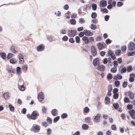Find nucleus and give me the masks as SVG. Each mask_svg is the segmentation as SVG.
<instances>
[{"label":"nucleus","instance_id":"a18cd8bd","mask_svg":"<svg viewBox=\"0 0 135 135\" xmlns=\"http://www.w3.org/2000/svg\"><path fill=\"white\" fill-rule=\"evenodd\" d=\"M60 117L59 116H57L54 118V123H55L57 122L60 119Z\"/></svg>","mask_w":135,"mask_h":135},{"label":"nucleus","instance_id":"de8ad7c7","mask_svg":"<svg viewBox=\"0 0 135 135\" xmlns=\"http://www.w3.org/2000/svg\"><path fill=\"white\" fill-rule=\"evenodd\" d=\"M127 82L126 81H124L122 83V86L124 88H126L127 85Z\"/></svg>","mask_w":135,"mask_h":135},{"label":"nucleus","instance_id":"72a5a7b5","mask_svg":"<svg viewBox=\"0 0 135 135\" xmlns=\"http://www.w3.org/2000/svg\"><path fill=\"white\" fill-rule=\"evenodd\" d=\"M114 108L115 109H117L118 108L119 106L118 103H114L113 105Z\"/></svg>","mask_w":135,"mask_h":135},{"label":"nucleus","instance_id":"680f3d73","mask_svg":"<svg viewBox=\"0 0 135 135\" xmlns=\"http://www.w3.org/2000/svg\"><path fill=\"white\" fill-rule=\"evenodd\" d=\"M102 40V37L100 36H98L96 38V40L97 41H99Z\"/></svg>","mask_w":135,"mask_h":135},{"label":"nucleus","instance_id":"f3484780","mask_svg":"<svg viewBox=\"0 0 135 135\" xmlns=\"http://www.w3.org/2000/svg\"><path fill=\"white\" fill-rule=\"evenodd\" d=\"M99 60V59L98 58H96L93 60V63L94 66H96L97 65L98 62Z\"/></svg>","mask_w":135,"mask_h":135},{"label":"nucleus","instance_id":"58836bf2","mask_svg":"<svg viewBox=\"0 0 135 135\" xmlns=\"http://www.w3.org/2000/svg\"><path fill=\"white\" fill-rule=\"evenodd\" d=\"M92 7L93 10L95 11L97 9V6L96 4L95 3L93 4L92 5Z\"/></svg>","mask_w":135,"mask_h":135},{"label":"nucleus","instance_id":"c9c22d12","mask_svg":"<svg viewBox=\"0 0 135 135\" xmlns=\"http://www.w3.org/2000/svg\"><path fill=\"white\" fill-rule=\"evenodd\" d=\"M47 109L45 107H43L42 109V112L44 114H45L47 111Z\"/></svg>","mask_w":135,"mask_h":135},{"label":"nucleus","instance_id":"0eeeda50","mask_svg":"<svg viewBox=\"0 0 135 135\" xmlns=\"http://www.w3.org/2000/svg\"><path fill=\"white\" fill-rule=\"evenodd\" d=\"M44 94L42 92H40L38 95V100L40 101H42L44 99Z\"/></svg>","mask_w":135,"mask_h":135},{"label":"nucleus","instance_id":"5701e85b","mask_svg":"<svg viewBox=\"0 0 135 135\" xmlns=\"http://www.w3.org/2000/svg\"><path fill=\"white\" fill-rule=\"evenodd\" d=\"M131 75H132V77H131L129 78V81L131 82H133L134 80L133 78L134 76V74H131Z\"/></svg>","mask_w":135,"mask_h":135},{"label":"nucleus","instance_id":"13d9d810","mask_svg":"<svg viewBox=\"0 0 135 135\" xmlns=\"http://www.w3.org/2000/svg\"><path fill=\"white\" fill-rule=\"evenodd\" d=\"M68 39V37L66 36H64L62 38V40L64 41H67Z\"/></svg>","mask_w":135,"mask_h":135},{"label":"nucleus","instance_id":"a211bd4d","mask_svg":"<svg viewBox=\"0 0 135 135\" xmlns=\"http://www.w3.org/2000/svg\"><path fill=\"white\" fill-rule=\"evenodd\" d=\"M89 127V126L86 124H84L82 126V128L84 130H87L88 129Z\"/></svg>","mask_w":135,"mask_h":135},{"label":"nucleus","instance_id":"aec40b11","mask_svg":"<svg viewBox=\"0 0 135 135\" xmlns=\"http://www.w3.org/2000/svg\"><path fill=\"white\" fill-rule=\"evenodd\" d=\"M0 55L1 57L3 59L6 58V54L4 52L0 53Z\"/></svg>","mask_w":135,"mask_h":135},{"label":"nucleus","instance_id":"a19ab883","mask_svg":"<svg viewBox=\"0 0 135 135\" xmlns=\"http://www.w3.org/2000/svg\"><path fill=\"white\" fill-rule=\"evenodd\" d=\"M101 11L102 12H104L105 13H108V11L107 8L101 9Z\"/></svg>","mask_w":135,"mask_h":135},{"label":"nucleus","instance_id":"c756f323","mask_svg":"<svg viewBox=\"0 0 135 135\" xmlns=\"http://www.w3.org/2000/svg\"><path fill=\"white\" fill-rule=\"evenodd\" d=\"M10 62L11 63L14 64L17 62V61L16 59L15 58H12L10 60Z\"/></svg>","mask_w":135,"mask_h":135},{"label":"nucleus","instance_id":"b1692460","mask_svg":"<svg viewBox=\"0 0 135 135\" xmlns=\"http://www.w3.org/2000/svg\"><path fill=\"white\" fill-rule=\"evenodd\" d=\"M21 68L19 67H17L16 70V73L17 74H20L21 73Z\"/></svg>","mask_w":135,"mask_h":135},{"label":"nucleus","instance_id":"79ce46f5","mask_svg":"<svg viewBox=\"0 0 135 135\" xmlns=\"http://www.w3.org/2000/svg\"><path fill=\"white\" fill-rule=\"evenodd\" d=\"M113 65L114 67H117L118 65V62L116 60H114L113 61Z\"/></svg>","mask_w":135,"mask_h":135},{"label":"nucleus","instance_id":"4be33fe9","mask_svg":"<svg viewBox=\"0 0 135 135\" xmlns=\"http://www.w3.org/2000/svg\"><path fill=\"white\" fill-rule=\"evenodd\" d=\"M18 88L21 91H23L25 90V88L23 85H20L18 84Z\"/></svg>","mask_w":135,"mask_h":135},{"label":"nucleus","instance_id":"9b49d317","mask_svg":"<svg viewBox=\"0 0 135 135\" xmlns=\"http://www.w3.org/2000/svg\"><path fill=\"white\" fill-rule=\"evenodd\" d=\"M38 51H41L43 50L44 49V47L42 45H40L38 46L36 48Z\"/></svg>","mask_w":135,"mask_h":135},{"label":"nucleus","instance_id":"ddd939ff","mask_svg":"<svg viewBox=\"0 0 135 135\" xmlns=\"http://www.w3.org/2000/svg\"><path fill=\"white\" fill-rule=\"evenodd\" d=\"M82 40L84 41L85 44H87L89 43V39L86 36H84L83 37Z\"/></svg>","mask_w":135,"mask_h":135},{"label":"nucleus","instance_id":"f03ea898","mask_svg":"<svg viewBox=\"0 0 135 135\" xmlns=\"http://www.w3.org/2000/svg\"><path fill=\"white\" fill-rule=\"evenodd\" d=\"M98 49L99 50H102L106 47V45L104 42L98 43L97 44Z\"/></svg>","mask_w":135,"mask_h":135},{"label":"nucleus","instance_id":"7ed1b4c3","mask_svg":"<svg viewBox=\"0 0 135 135\" xmlns=\"http://www.w3.org/2000/svg\"><path fill=\"white\" fill-rule=\"evenodd\" d=\"M128 48L129 50H135V44L133 42H130L128 44Z\"/></svg>","mask_w":135,"mask_h":135},{"label":"nucleus","instance_id":"49530a36","mask_svg":"<svg viewBox=\"0 0 135 135\" xmlns=\"http://www.w3.org/2000/svg\"><path fill=\"white\" fill-rule=\"evenodd\" d=\"M96 27L97 26L96 25L93 24H91L90 27V28L93 30H95L96 28Z\"/></svg>","mask_w":135,"mask_h":135},{"label":"nucleus","instance_id":"864d4df0","mask_svg":"<svg viewBox=\"0 0 135 135\" xmlns=\"http://www.w3.org/2000/svg\"><path fill=\"white\" fill-rule=\"evenodd\" d=\"M127 69L126 67L123 68L121 70V73H123L126 72V71Z\"/></svg>","mask_w":135,"mask_h":135},{"label":"nucleus","instance_id":"20e7f679","mask_svg":"<svg viewBox=\"0 0 135 135\" xmlns=\"http://www.w3.org/2000/svg\"><path fill=\"white\" fill-rule=\"evenodd\" d=\"M76 33L77 31H76L71 30L68 31V35L69 37H73L76 35Z\"/></svg>","mask_w":135,"mask_h":135},{"label":"nucleus","instance_id":"9d476101","mask_svg":"<svg viewBox=\"0 0 135 135\" xmlns=\"http://www.w3.org/2000/svg\"><path fill=\"white\" fill-rule=\"evenodd\" d=\"M97 69L99 70L103 71L105 70V67L103 65H101L98 66Z\"/></svg>","mask_w":135,"mask_h":135},{"label":"nucleus","instance_id":"69168bd1","mask_svg":"<svg viewBox=\"0 0 135 135\" xmlns=\"http://www.w3.org/2000/svg\"><path fill=\"white\" fill-rule=\"evenodd\" d=\"M113 52L111 50H109L108 51V55L109 56H111L113 53Z\"/></svg>","mask_w":135,"mask_h":135},{"label":"nucleus","instance_id":"2f4dec72","mask_svg":"<svg viewBox=\"0 0 135 135\" xmlns=\"http://www.w3.org/2000/svg\"><path fill=\"white\" fill-rule=\"evenodd\" d=\"M28 66L27 65H24L22 66V69L23 71H26L27 69Z\"/></svg>","mask_w":135,"mask_h":135},{"label":"nucleus","instance_id":"e433bc0d","mask_svg":"<svg viewBox=\"0 0 135 135\" xmlns=\"http://www.w3.org/2000/svg\"><path fill=\"white\" fill-rule=\"evenodd\" d=\"M8 107H9L10 110L12 111H13L14 110V108L13 106L9 104L8 105Z\"/></svg>","mask_w":135,"mask_h":135},{"label":"nucleus","instance_id":"052dcab7","mask_svg":"<svg viewBox=\"0 0 135 135\" xmlns=\"http://www.w3.org/2000/svg\"><path fill=\"white\" fill-rule=\"evenodd\" d=\"M89 42H92L94 41V39L92 37H90L89 39Z\"/></svg>","mask_w":135,"mask_h":135},{"label":"nucleus","instance_id":"bf43d9fd","mask_svg":"<svg viewBox=\"0 0 135 135\" xmlns=\"http://www.w3.org/2000/svg\"><path fill=\"white\" fill-rule=\"evenodd\" d=\"M85 22L84 19L83 18H80L79 19V23L82 24Z\"/></svg>","mask_w":135,"mask_h":135},{"label":"nucleus","instance_id":"423d86ee","mask_svg":"<svg viewBox=\"0 0 135 135\" xmlns=\"http://www.w3.org/2000/svg\"><path fill=\"white\" fill-rule=\"evenodd\" d=\"M107 4V2L105 0H102L100 2L99 6L100 7H104L106 6Z\"/></svg>","mask_w":135,"mask_h":135},{"label":"nucleus","instance_id":"774afa93","mask_svg":"<svg viewBox=\"0 0 135 135\" xmlns=\"http://www.w3.org/2000/svg\"><path fill=\"white\" fill-rule=\"evenodd\" d=\"M111 128L113 130H115L116 129V126L114 124L112 125L111 126Z\"/></svg>","mask_w":135,"mask_h":135},{"label":"nucleus","instance_id":"393cba45","mask_svg":"<svg viewBox=\"0 0 135 135\" xmlns=\"http://www.w3.org/2000/svg\"><path fill=\"white\" fill-rule=\"evenodd\" d=\"M105 103L106 104H108L109 103L110 101V99L108 97H105Z\"/></svg>","mask_w":135,"mask_h":135},{"label":"nucleus","instance_id":"39448f33","mask_svg":"<svg viewBox=\"0 0 135 135\" xmlns=\"http://www.w3.org/2000/svg\"><path fill=\"white\" fill-rule=\"evenodd\" d=\"M91 52L92 55L94 56H95L97 54V51L96 48L93 46L91 47Z\"/></svg>","mask_w":135,"mask_h":135},{"label":"nucleus","instance_id":"603ef678","mask_svg":"<svg viewBox=\"0 0 135 135\" xmlns=\"http://www.w3.org/2000/svg\"><path fill=\"white\" fill-rule=\"evenodd\" d=\"M115 85L116 87H118L119 86L120 83L118 81H116L114 82Z\"/></svg>","mask_w":135,"mask_h":135},{"label":"nucleus","instance_id":"4468645a","mask_svg":"<svg viewBox=\"0 0 135 135\" xmlns=\"http://www.w3.org/2000/svg\"><path fill=\"white\" fill-rule=\"evenodd\" d=\"M40 129L39 126L37 125H35L33 127V130L35 132H37L39 131Z\"/></svg>","mask_w":135,"mask_h":135},{"label":"nucleus","instance_id":"0e129e2a","mask_svg":"<svg viewBox=\"0 0 135 135\" xmlns=\"http://www.w3.org/2000/svg\"><path fill=\"white\" fill-rule=\"evenodd\" d=\"M119 95L117 94H114L113 96V97L114 99H117Z\"/></svg>","mask_w":135,"mask_h":135},{"label":"nucleus","instance_id":"f257e3e1","mask_svg":"<svg viewBox=\"0 0 135 135\" xmlns=\"http://www.w3.org/2000/svg\"><path fill=\"white\" fill-rule=\"evenodd\" d=\"M39 115V113L37 111L34 110L32 112L31 115L30 114H27V117L29 119L34 120L36 119Z\"/></svg>","mask_w":135,"mask_h":135},{"label":"nucleus","instance_id":"cd10ccee","mask_svg":"<svg viewBox=\"0 0 135 135\" xmlns=\"http://www.w3.org/2000/svg\"><path fill=\"white\" fill-rule=\"evenodd\" d=\"M113 78V76L110 73H109L107 76V79L108 80H110Z\"/></svg>","mask_w":135,"mask_h":135},{"label":"nucleus","instance_id":"f8f14e48","mask_svg":"<svg viewBox=\"0 0 135 135\" xmlns=\"http://www.w3.org/2000/svg\"><path fill=\"white\" fill-rule=\"evenodd\" d=\"M128 95L131 99H132L134 98V94L131 91H128L126 93Z\"/></svg>","mask_w":135,"mask_h":135},{"label":"nucleus","instance_id":"7c9ffc66","mask_svg":"<svg viewBox=\"0 0 135 135\" xmlns=\"http://www.w3.org/2000/svg\"><path fill=\"white\" fill-rule=\"evenodd\" d=\"M76 42L77 43H79L80 42V39L78 36H76L75 37Z\"/></svg>","mask_w":135,"mask_h":135},{"label":"nucleus","instance_id":"c85d7f7f","mask_svg":"<svg viewBox=\"0 0 135 135\" xmlns=\"http://www.w3.org/2000/svg\"><path fill=\"white\" fill-rule=\"evenodd\" d=\"M97 16V14L96 12H92L91 13V17L93 18H96Z\"/></svg>","mask_w":135,"mask_h":135},{"label":"nucleus","instance_id":"8fccbe9b","mask_svg":"<svg viewBox=\"0 0 135 135\" xmlns=\"http://www.w3.org/2000/svg\"><path fill=\"white\" fill-rule=\"evenodd\" d=\"M85 122L86 123H89L90 122V119L89 117H87L85 119Z\"/></svg>","mask_w":135,"mask_h":135},{"label":"nucleus","instance_id":"6e6d98bb","mask_svg":"<svg viewBox=\"0 0 135 135\" xmlns=\"http://www.w3.org/2000/svg\"><path fill=\"white\" fill-rule=\"evenodd\" d=\"M105 42L107 45H108L112 42V41L109 39L107 38Z\"/></svg>","mask_w":135,"mask_h":135},{"label":"nucleus","instance_id":"f704fd0d","mask_svg":"<svg viewBox=\"0 0 135 135\" xmlns=\"http://www.w3.org/2000/svg\"><path fill=\"white\" fill-rule=\"evenodd\" d=\"M90 109L89 108L87 107H85L84 109V112L85 113H87L89 112Z\"/></svg>","mask_w":135,"mask_h":135},{"label":"nucleus","instance_id":"bb28decb","mask_svg":"<svg viewBox=\"0 0 135 135\" xmlns=\"http://www.w3.org/2000/svg\"><path fill=\"white\" fill-rule=\"evenodd\" d=\"M115 52L116 55L117 56H119L120 55L121 51L120 50L118 49L115 50Z\"/></svg>","mask_w":135,"mask_h":135},{"label":"nucleus","instance_id":"1a4fd4ad","mask_svg":"<svg viewBox=\"0 0 135 135\" xmlns=\"http://www.w3.org/2000/svg\"><path fill=\"white\" fill-rule=\"evenodd\" d=\"M85 35L87 36H91L93 35V33L91 32L90 31L85 30H84Z\"/></svg>","mask_w":135,"mask_h":135},{"label":"nucleus","instance_id":"ea45409f","mask_svg":"<svg viewBox=\"0 0 135 135\" xmlns=\"http://www.w3.org/2000/svg\"><path fill=\"white\" fill-rule=\"evenodd\" d=\"M47 121L48 123H49L50 124H51L52 122V121L51 119L49 117H47Z\"/></svg>","mask_w":135,"mask_h":135},{"label":"nucleus","instance_id":"09e8293b","mask_svg":"<svg viewBox=\"0 0 135 135\" xmlns=\"http://www.w3.org/2000/svg\"><path fill=\"white\" fill-rule=\"evenodd\" d=\"M127 70L128 72H130L132 70V68L130 66H129L127 68Z\"/></svg>","mask_w":135,"mask_h":135},{"label":"nucleus","instance_id":"4c0bfd02","mask_svg":"<svg viewBox=\"0 0 135 135\" xmlns=\"http://www.w3.org/2000/svg\"><path fill=\"white\" fill-rule=\"evenodd\" d=\"M14 55L13 54L11 53H9L7 55V58L8 59H9L12 57Z\"/></svg>","mask_w":135,"mask_h":135},{"label":"nucleus","instance_id":"6e6552de","mask_svg":"<svg viewBox=\"0 0 135 135\" xmlns=\"http://www.w3.org/2000/svg\"><path fill=\"white\" fill-rule=\"evenodd\" d=\"M129 115L131 118L133 119H135L134 114L135 111L133 109H131L129 112Z\"/></svg>","mask_w":135,"mask_h":135},{"label":"nucleus","instance_id":"2eb2a0df","mask_svg":"<svg viewBox=\"0 0 135 135\" xmlns=\"http://www.w3.org/2000/svg\"><path fill=\"white\" fill-rule=\"evenodd\" d=\"M10 50L11 52L14 54H16L17 52V51L15 49V47L14 46L12 45L10 47Z\"/></svg>","mask_w":135,"mask_h":135},{"label":"nucleus","instance_id":"a878e982","mask_svg":"<svg viewBox=\"0 0 135 135\" xmlns=\"http://www.w3.org/2000/svg\"><path fill=\"white\" fill-rule=\"evenodd\" d=\"M52 114L54 116H56L57 114V110L56 109H54L52 110L51 112Z\"/></svg>","mask_w":135,"mask_h":135},{"label":"nucleus","instance_id":"e2e57ef3","mask_svg":"<svg viewBox=\"0 0 135 135\" xmlns=\"http://www.w3.org/2000/svg\"><path fill=\"white\" fill-rule=\"evenodd\" d=\"M84 32L83 31V32H80L79 34V37H82L85 35Z\"/></svg>","mask_w":135,"mask_h":135},{"label":"nucleus","instance_id":"3c124183","mask_svg":"<svg viewBox=\"0 0 135 135\" xmlns=\"http://www.w3.org/2000/svg\"><path fill=\"white\" fill-rule=\"evenodd\" d=\"M127 49V47L126 45H124L122 46L121 48V49L122 51H126Z\"/></svg>","mask_w":135,"mask_h":135},{"label":"nucleus","instance_id":"4d7b16f0","mask_svg":"<svg viewBox=\"0 0 135 135\" xmlns=\"http://www.w3.org/2000/svg\"><path fill=\"white\" fill-rule=\"evenodd\" d=\"M123 3L122 2H119L117 3V5L118 7H120L122 6Z\"/></svg>","mask_w":135,"mask_h":135},{"label":"nucleus","instance_id":"5fc2aeb1","mask_svg":"<svg viewBox=\"0 0 135 135\" xmlns=\"http://www.w3.org/2000/svg\"><path fill=\"white\" fill-rule=\"evenodd\" d=\"M124 102L126 103H129V99L127 97H125L124 98Z\"/></svg>","mask_w":135,"mask_h":135},{"label":"nucleus","instance_id":"6ab92c4d","mask_svg":"<svg viewBox=\"0 0 135 135\" xmlns=\"http://www.w3.org/2000/svg\"><path fill=\"white\" fill-rule=\"evenodd\" d=\"M3 96L4 98L6 99H7L9 98V93L8 92L5 93H4Z\"/></svg>","mask_w":135,"mask_h":135},{"label":"nucleus","instance_id":"dca6fc26","mask_svg":"<svg viewBox=\"0 0 135 135\" xmlns=\"http://www.w3.org/2000/svg\"><path fill=\"white\" fill-rule=\"evenodd\" d=\"M100 115L99 114H98L94 118V120L96 122H98L99 121Z\"/></svg>","mask_w":135,"mask_h":135},{"label":"nucleus","instance_id":"338daca9","mask_svg":"<svg viewBox=\"0 0 135 135\" xmlns=\"http://www.w3.org/2000/svg\"><path fill=\"white\" fill-rule=\"evenodd\" d=\"M132 105L131 104H128L127 105V108L128 109H130L132 108Z\"/></svg>","mask_w":135,"mask_h":135},{"label":"nucleus","instance_id":"37998d69","mask_svg":"<svg viewBox=\"0 0 135 135\" xmlns=\"http://www.w3.org/2000/svg\"><path fill=\"white\" fill-rule=\"evenodd\" d=\"M68 117V115L67 114L64 113L61 115V117L62 119H64Z\"/></svg>","mask_w":135,"mask_h":135},{"label":"nucleus","instance_id":"473e14b6","mask_svg":"<svg viewBox=\"0 0 135 135\" xmlns=\"http://www.w3.org/2000/svg\"><path fill=\"white\" fill-rule=\"evenodd\" d=\"M135 55V52L132 51L128 52L127 54V55L128 56H131Z\"/></svg>","mask_w":135,"mask_h":135},{"label":"nucleus","instance_id":"412c9836","mask_svg":"<svg viewBox=\"0 0 135 135\" xmlns=\"http://www.w3.org/2000/svg\"><path fill=\"white\" fill-rule=\"evenodd\" d=\"M117 70V67H114L110 69V71L113 73H115Z\"/></svg>","mask_w":135,"mask_h":135},{"label":"nucleus","instance_id":"c03bdc74","mask_svg":"<svg viewBox=\"0 0 135 135\" xmlns=\"http://www.w3.org/2000/svg\"><path fill=\"white\" fill-rule=\"evenodd\" d=\"M76 21L75 20L72 19L70 21V23L72 25H75L76 23Z\"/></svg>","mask_w":135,"mask_h":135}]
</instances>
